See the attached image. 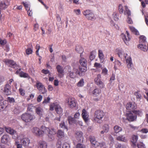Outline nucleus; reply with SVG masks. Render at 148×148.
Listing matches in <instances>:
<instances>
[{
	"mask_svg": "<svg viewBox=\"0 0 148 148\" xmlns=\"http://www.w3.org/2000/svg\"><path fill=\"white\" fill-rule=\"evenodd\" d=\"M6 107V106L4 104L2 99H0V111L2 110L4 108Z\"/></svg>",
	"mask_w": 148,
	"mask_h": 148,
	"instance_id": "72a5a7b5",
	"label": "nucleus"
},
{
	"mask_svg": "<svg viewBox=\"0 0 148 148\" xmlns=\"http://www.w3.org/2000/svg\"><path fill=\"white\" fill-rule=\"evenodd\" d=\"M142 133L146 134L148 132V129L147 128H143L140 131Z\"/></svg>",
	"mask_w": 148,
	"mask_h": 148,
	"instance_id": "69168bd1",
	"label": "nucleus"
},
{
	"mask_svg": "<svg viewBox=\"0 0 148 148\" xmlns=\"http://www.w3.org/2000/svg\"><path fill=\"white\" fill-rule=\"evenodd\" d=\"M102 72L101 74L105 76L107 75L108 73V70L106 68H101Z\"/></svg>",
	"mask_w": 148,
	"mask_h": 148,
	"instance_id": "49530a36",
	"label": "nucleus"
},
{
	"mask_svg": "<svg viewBox=\"0 0 148 148\" xmlns=\"http://www.w3.org/2000/svg\"><path fill=\"white\" fill-rule=\"evenodd\" d=\"M146 38L144 36H141L140 37V43H145L146 42Z\"/></svg>",
	"mask_w": 148,
	"mask_h": 148,
	"instance_id": "f704fd0d",
	"label": "nucleus"
},
{
	"mask_svg": "<svg viewBox=\"0 0 148 148\" xmlns=\"http://www.w3.org/2000/svg\"><path fill=\"white\" fill-rule=\"evenodd\" d=\"M138 139V136L137 135H133L132 136L131 141L134 146L136 145V143Z\"/></svg>",
	"mask_w": 148,
	"mask_h": 148,
	"instance_id": "b1692460",
	"label": "nucleus"
},
{
	"mask_svg": "<svg viewBox=\"0 0 148 148\" xmlns=\"http://www.w3.org/2000/svg\"><path fill=\"white\" fill-rule=\"evenodd\" d=\"M103 130H104V132H107L109 130V126L107 124H105L103 126Z\"/></svg>",
	"mask_w": 148,
	"mask_h": 148,
	"instance_id": "864d4df0",
	"label": "nucleus"
},
{
	"mask_svg": "<svg viewBox=\"0 0 148 148\" xmlns=\"http://www.w3.org/2000/svg\"><path fill=\"white\" fill-rule=\"evenodd\" d=\"M15 145L16 146L17 148H23L22 145L19 143L18 142H15Z\"/></svg>",
	"mask_w": 148,
	"mask_h": 148,
	"instance_id": "774afa93",
	"label": "nucleus"
},
{
	"mask_svg": "<svg viewBox=\"0 0 148 148\" xmlns=\"http://www.w3.org/2000/svg\"><path fill=\"white\" fill-rule=\"evenodd\" d=\"M138 148H146L145 145L143 142H139L137 144Z\"/></svg>",
	"mask_w": 148,
	"mask_h": 148,
	"instance_id": "37998d69",
	"label": "nucleus"
},
{
	"mask_svg": "<svg viewBox=\"0 0 148 148\" xmlns=\"http://www.w3.org/2000/svg\"><path fill=\"white\" fill-rule=\"evenodd\" d=\"M99 57L101 60H103L104 56L103 54L102 51L100 49L98 51Z\"/></svg>",
	"mask_w": 148,
	"mask_h": 148,
	"instance_id": "c9c22d12",
	"label": "nucleus"
},
{
	"mask_svg": "<svg viewBox=\"0 0 148 148\" xmlns=\"http://www.w3.org/2000/svg\"><path fill=\"white\" fill-rule=\"evenodd\" d=\"M103 111L101 110H98L96 111L95 112L94 120L95 122L101 123L102 122V119L104 116Z\"/></svg>",
	"mask_w": 148,
	"mask_h": 148,
	"instance_id": "f03ea898",
	"label": "nucleus"
},
{
	"mask_svg": "<svg viewBox=\"0 0 148 148\" xmlns=\"http://www.w3.org/2000/svg\"><path fill=\"white\" fill-rule=\"evenodd\" d=\"M116 52L118 56L121 59L123 58H124V55L126 54L124 53L123 51L121 49H116Z\"/></svg>",
	"mask_w": 148,
	"mask_h": 148,
	"instance_id": "412c9836",
	"label": "nucleus"
},
{
	"mask_svg": "<svg viewBox=\"0 0 148 148\" xmlns=\"http://www.w3.org/2000/svg\"><path fill=\"white\" fill-rule=\"evenodd\" d=\"M90 139L91 143L93 145L95 146L97 144V145H98V142L96 141L95 138L94 137L91 136L90 137Z\"/></svg>",
	"mask_w": 148,
	"mask_h": 148,
	"instance_id": "7c9ffc66",
	"label": "nucleus"
},
{
	"mask_svg": "<svg viewBox=\"0 0 148 148\" xmlns=\"http://www.w3.org/2000/svg\"><path fill=\"white\" fill-rule=\"evenodd\" d=\"M54 109L58 114H60L62 112V110L61 106L57 103L51 104L50 106V110L53 111Z\"/></svg>",
	"mask_w": 148,
	"mask_h": 148,
	"instance_id": "39448f33",
	"label": "nucleus"
},
{
	"mask_svg": "<svg viewBox=\"0 0 148 148\" xmlns=\"http://www.w3.org/2000/svg\"><path fill=\"white\" fill-rule=\"evenodd\" d=\"M122 63L118 60H115L114 68L115 71L118 69V68L120 67Z\"/></svg>",
	"mask_w": 148,
	"mask_h": 148,
	"instance_id": "5701e85b",
	"label": "nucleus"
},
{
	"mask_svg": "<svg viewBox=\"0 0 148 148\" xmlns=\"http://www.w3.org/2000/svg\"><path fill=\"white\" fill-rule=\"evenodd\" d=\"M134 94L136 96L137 99H139V100L141 99V95L138 92H135Z\"/></svg>",
	"mask_w": 148,
	"mask_h": 148,
	"instance_id": "4d7b16f0",
	"label": "nucleus"
},
{
	"mask_svg": "<svg viewBox=\"0 0 148 148\" xmlns=\"http://www.w3.org/2000/svg\"><path fill=\"white\" fill-rule=\"evenodd\" d=\"M56 69L58 72L62 74L63 73V67L60 65H58L56 66Z\"/></svg>",
	"mask_w": 148,
	"mask_h": 148,
	"instance_id": "ea45409f",
	"label": "nucleus"
},
{
	"mask_svg": "<svg viewBox=\"0 0 148 148\" xmlns=\"http://www.w3.org/2000/svg\"><path fill=\"white\" fill-rule=\"evenodd\" d=\"M95 81L96 82L97 84L100 88H102L104 87V85L100 79H95Z\"/></svg>",
	"mask_w": 148,
	"mask_h": 148,
	"instance_id": "393cba45",
	"label": "nucleus"
},
{
	"mask_svg": "<svg viewBox=\"0 0 148 148\" xmlns=\"http://www.w3.org/2000/svg\"><path fill=\"white\" fill-rule=\"evenodd\" d=\"M5 62L7 65L16 69L19 68L18 66L13 60H7Z\"/></svg>",
	"mask_w": 148,
	"mask_h": 148,
	"instance_id": "9d476101",
	"label": "nucleus"
},
{
	"mask_svg": "<svg viewBox=\"0 0 148 148\" xmlns=\"http://www.w3.org/2000/svg\"><path fill=\"white\" fill-rule=\"evenodd\" d=\"M134 113L135 114H138L139 116H141L142 115V112L140 110H135L134 111Z\"/></svg>",
	"mask_w": 148,
	"mask_h": 148,
	"instance_id": "680f3d73",
	"label": "nucleus"
},
{
	"mask_svg": "<svg viewBox=\"0 0 148 148\" xmlns=\"http://www.w3.org/2000/svg\"><path fill=\"white\" fill-rule=\"evenodd\" d=\"M33 50L31 48H28L26 50V53L27 55L31 54Z\"/></svg>",
	"mask_w": 148,
	"mask_h": 148,
	"instance_id": "bf43d9fd",
	"label": "nucleus"
},
{
	"mask_svg": "<svg viewBox=\"0 0 148 148\" xmlns=\"http://www.w3.org/2000/svg\"><path fill=\"white\" fill-rule=\"evenodd\" d=\"M79 71L83 75V73L87 71V68L86 66H83V67H79Z\"/></svg>",
	"mask_w": 148,
	"mask_h": 148,
	"instance_id": "79ce46f5",
	"label": "nucleus"
},
{
	"mask_svg": "<svg viewBox=\"0 0 148 148\" xmlns=\"http://www.w3.org/2000/svg\"><path fill=\"white\" fill-rule=\"evenodd\" d=\"M125 9L124 14L125 15L127 14L128 16H130L131 15L130 11L128 10L127 7L126 6H125Z\"/></svg>",
	"mask_w": 148,
	"mask_h": 148,
	"instance_id": "09e8293b",
	"label": "nucleus"
},
{
	"mask_svg": "<svg viewBox=\"0 0 148 148\" xmlns=\"http://www.w3.org/2000/svg\"><path fill=\"white\" fill-rule=\"evenodd\" d=\"M126 116L127 118L129 121H133L136 119V116L133 115L131 112L127 113Z\"/></svg>",
	"mask_w": 148,
	"mask_h": 148,
	"instance_id": "f8f14e48",
	"label": "nucleus"
},
{
	"mask_svg": "<svg viewBox=\"0 0 148 148\" xmlns=\"http://www.w3.org/2000/svg\"><path fill=\"white\" fill-rule=\"evenodd\" d=\"M57 134L58 137H60L61 138L63 137L64 136V132L61 130H59L58 131Z\"/></svg>",
	"mask_w": 148,
	"mask_h": 148,
	"instance_id": "c03bdc74",
	"label": "nucleus"
},
{
	"mask_svg": "<svg viewBox=\"0 0 148 148\" xmlns=\"http://www.w3.org/2000/svg\"><path fill=\"white\" fill-rule=\"evenodd\" d=\"M116 139L119 141H123L124 142H125L127 141L125 137L123 135H120L118 136L116 138Z\"/></svg>",
	"mask_w": 148,
	"mask_h": 148,
	"instance_id": "c756f323",
	"label": "nucleus"
},
{
	"mask_svg": "<svg viewBox=\"0 0 148 148\" xmlns=\"http://www.w3.org/2000/svg\"><path fill=\"white\" fill-rule=\"evenodd\" d=\"M114 130L115 133H117L121 131L122 129L118 125H116L114 127Z\"/></svg>",
	"mask_w": 148,
	"mask_h": 148,
	"instance_id": "473e14b6",
	"label": "nucleus"
},
{
	"mask_svg": "<svg viewBox=\"0 0 148 148\" xmlns=\"http://www.w3.org/2000/svg\"><path fill=\"white\" fill-rule=\"evenodd\" d=\"M91 92L94 96H97L101 93V90L99 88H96Z\"/></svg>",
	"mask_w": 148,
	"mask_h": 148,
	"instance_id": "4be33fe9",
	"label": "nucleus"
},
{
	"mask_svg": "<svg viewBox=\"0 0 148 148\" xmlns=\"http://www.w3.org/2000/svg\"><path fill=\"white\" fill-rule=\"evenodd\" d=\"M82 116L84 121L86 122H87L88 120V113L84 109L82 110Z\"/></svg>",
	"mask_w": 148,
	"mask_h": 148,
	"instance_id": "ddd939ff",
	"label": "nucleus"
},
{
	"mask_svg": "<svg viewBox=\"0 0 148 148\" xmlns=\"http://www.w3.org/2000/svg\"><path fill=\"white\" fill-rule=\"evenodd\" d=\"M32 131L34 135L37 136H40L42 135V132L39 128L37 127L33 128L32 130Z\"/></svg>",
	"mask_w": 148,
	"mask_h": 148,
	"instance_id": "9b49d317",
	"label": "nucleus"
},
{
	"mask_svg": "<svg viewBox=\"0 0 148 148\" xmlns=\"http://www.w3.org/2000/svg\"><path fill=\"white\" fill-rule=\"evenodd\" d=\"M95 54L96 52L95 51H92L90 52V58L91 60H93L95 58Z\"/></svg>",
	"mask_w": 148,
	"mask_h": 148,
	"instance_id": "a18cd8bd",
	"label": "nucleus"
},
{
	"mask_svg": "<svg viewBox=\"0 0 148 148\" xmlns=\"http://www.w3.org/2000/svg\"><path fill=\"white\" fill-rule=\"evenodd\" d=\"M94 66L97 68H102V65L99 63L95 62L94 64Z\"/></svg>",
	"mask_w": 148,
	"mask_h": 148,
	"instance_id": "0e129e2a",
	"label": "nucleus"
},
{
	"mask_svg": "<svg viewBox=\"0 0 148 148\" xmlns=\"http://www.w3.org/2000/svg\"><path fill=\"white\" fill-rule=\"evenodd\" d=\"M128 55L127 54H124V58L125 59L126 61L127 64L128 63H132L131 58L129 57H128Z\"/></svg>",
	"mask_w": 148,
	"mask_h": 148,
	"instance_id": "4c0bfd02",
	"label": "nucleus"
},
{
	"mask_svg": "<svg viewBox=\"0 0 148 148\" xmlns=\"http://www.w3.org/2000/svg\"><path fill=\"white\" fill-rule=\"evenodd\" d=\"M76 51L78 53H81L83 51L82 47L79 45L77 46L75 48Z\"/></svg>",
	"mask_w": 148,
	"mask_h": 148,
	"instance_id": "e433bc0d",
	"label": "nucleus"
},
{
	"mask_svg": "<svg viewBox=\"0 0 148 148\" xmlns=\"http://www.w3.org/2000/svg\"><path fill=\"white\" fill-rule=\"evenodd\" d=\"M59 126L60 128L63 129L64 130H68V128L67 126L65 125V123L64 121H62L61 123L60 124Z\"/></svg>",
	"mask_w": 148,
	"mask_h": 148,
	"instance_id": "58836bf2",
	"label": "nucleus"
},
{
	"mask_svg": "<svg viewBox=\"0 0 148 148\" xmlns=\"http://www.w3.org/2000/svg\"><path fill=\"white\" fill-rule=\"evenodd\" d=\"M119 9L120 13H122L123 12V7L122 5L120 4L119 6Z\"/></svg>",
	"mask_w": 148,
	"mask_h": 148,
	"instance_id": "052dcab7",
	"label": "nucleus"
},
{
	"mask_svg": "<svg viewBox=\"0 0 148 148\" xmlns=\"http://www.w3.org/2000/svg\"><path fill=\"white\" fill-rule=\"evenodd\" d=\"M68 119L70 124H72V123L75 122L74 118L71 116L68 117Z\"/></svg>",
	"mask_w": 148,
	"mask_h": 148,
	"instance_id": "8fccbe9b",
	"label": "nucleus"
},
{
	"mask_svg": "<svg viewBox=\"0 0 148 148\" xmlns=\"http://www.w3.org/2000/svg\"><path fill=\"white\" fill-rule=\"evenodd\" d=\"M76 148H85L86 146L82 144L79 143L76 145Z\"/></svg>",
	"mask_w": 148,
	"mask_h": 148,
	"instance_id": "13d9d810",
	"label": "nucleus"
},
{
	"mask_svg": "<svg viewBox=\"0 0 148 148\" xmlns=\"http://www.w3.org/2000/svg\"><path fill=\"white\" fill-rule=\"evenodd\" d=\"M7 101L11 103H13L15 101L14 99V98L10 97H8V98Z\"/></svg>",
	"mask_w": 148,
	"mask_h": 148,
	"instance_id": "e2e57ef3",
	"label": "nucleus"
},
{
	"mask_svg": "<svg viewBox=\"0 0 148 148\" xmlns=\"http://www.w3.org/2000/svg\"><path fill=\"white\" fill-rule=\"evenodd\" d=\"M148 46H147L145 45V43H140L139 45H138V47L140 49L142 50L143 51H146L148 49Z\"/></svg>",
	"mask_w": 148,
	"mask_h": 148,
	"instance_id": "6ab92c4d",
	"label": "nucleus"
},
{
	"mask_svg": "<svg viewBox=\"0 0 148 148\" xmlns=\"http://www.w3.org/2000/svg\"><path fill=\"white\" fill-rule=\"evenodd\" d=\"M6 43V41L5 40H2L0 39V45H4Z\"/></svg>",
	"mask_w": 148,
	"mask_h": 148,
	"instance_id": "338daca9",
	"label": "nucleus"
},
{
	"mask_svg": "<svg viewBox=\"0 0 148 148\" xmlns=\"http://www.w3.org/2000/svg\"><path fill=\"white\" fill-rule=\"evenodd\" d=\"M84 79H81L77 84V86L79 87H82L84 86Z\"/></svg>",
	"mask_w": 148,
	"mask_h": 148,
	"instance_id": "a19ab883",
	"label": "nucleus"
},
{
	"mask_svg": "<svg viewBox=\"0 0 148 148\" xmlns=\"http://www.w3.org/2000/svg\"><path fill=\"white\" fill-rule=\"evenodd\" d=\"M126 108L130 112H132L133 113L135 110V109L136 108V105L134 103H132L131 102L127 103L126 105Z\"/></svg>",
	"mask_w": 148,
	"mask_h": 148,
	"instance_id": "1a4fd4ad",
	"label": "nucleus"
},
{
	"mask_svg": "<svg viewBox=\"0 0 148 148\" xmlns=\"http://www.w3.org/2000/svg\"><path fill=\"white\" fill-rule=\"evenodd\" d=\"M41 131L42 133V135L44 134H48L50 140L51 141L54 140V136L56 133V131L55 129L52 128L50 130L48 128L43 126H41Z\"/></svg>",
	"mask_w": 148,
	"mask_h": 148,
	"instance_id": "f257e3e1",
	"label": "nucleus"
},
{
	"mask_svg": "<svg viewBox=\"0 0 148 148\" xmlns=\"http://www.w3.org/2000/svg\"><path fill=\"white\" fill-rule=\"evenodd\" d=\"M19 76L21 77L29 78H30L28 74L22 71H21L19 73Z\"/></svg>",
	"mask_w": 148,
	"mask_h": 148,
	"instance_id": "2f4dec72",
	"label": "nucleus"
},
{
	"mask_svg": "<svg viewBox=\"0 0 148 148\" xmlns=\"http://www.w3.org/2000/svg\"><path fill=\"white\" fill-rule=\"evenodd\" d=\"M67 68L69 69L68 71L70 72L69 74V77L72 78H73L76 77L77 75H78L80 76H82V74L80 73L77 67H76V66L74 67L73 69V71L71 72V67L70 66H67L66 67Z\"/></svg>",
	"mask_w": 148,
	"mask_h": 148,
	"instance_id": "7ed1b4c3",
	"label": "nucleus"
},
{
	"mask_svg": "<svg viewBox=\"0 0 148 148\" xmlns=\"http://www.w3.org/2000/svg\"><path fill=\"white\" fill-rule=\"evenodd\" d=\"M9 4V2L8 1H1L0 4V10H1L6 8Z\"/></svg>",
	"mask_w": 148,
	"mask_h": 148,
	"instance_id": "4468645a",
	"label": "nucleus"
},
{
	"mask_svg": "<svg viewBox=\"0 0 148 148\" xmlns=\"http://www.w3.org/2000/svg\"><path fill=\"white\" fill-rule=\"evenodd\" d=\"M12 111L15 114L19 113L20 112L19 107L18 106H16L12 110Z\"/></svg>",
	"mask_w": 148,
	"mask_h": 148,
	"instance_id": "de8ad7c7",
	"label": "nucleus"
},
{
	"mask_svg": "<svg viewBox=\"0 0 148 148\" xmlns=\"http://www.w3.org/2000/svg\"><path fill=\"white\" fill-rule=\"evenodd\" d=\"M21 143L24 146H27L30 143L29 139L27 138H24L21 140Z\"/></svg>",
	"mask_w": 148,
	"mask_h": 148,
	"instance_id": "a211bd4d",
	"label": "nucleus"
},
{
	"mask_svg": "<svg viewBox=\"0 0 148 148\" xmlns=\"http://www.w3.org/2000/svg\"><path fill=\"white\" fill-rule=\"evenodd\" d=\"M76 137L79 141H81L83 139V133L80 131H77L76 132Z\"/></svg>",
	"mask_w": 148,
	"mask_h": 148,
	"instance_id": "aec40b11",
	"label": "nucleus"
},
{
	"mask_svg": "<svg viewBox=\"0 0 148 148\" xmlns=\"http://www.w3.org/2000/svg\"><path fill=\"white\" fill-rule=\"evenodd\" d=\"M47 145L46 142L44 141H40L39 142L38 148H47Z\"/></svg>",
	"mask_w": 148,
	"mask_h": 148,
	"instance_id": "a878e982",
	"label": "nucleus"
},
{
	"mask_svg": "<svg viewBox=\"0 0 148 148\" xmlns=\"http://www.w3.org/2000/svg\"><path fill=\"white\" fill-rule=\"evenodd\" d=\"M5 130L7 133L12 135L13 138L16 139L18 138L16 132L13 129L10 127H6Z\"/></svg>",
	"mask_w": 148,
	"mask_h": 148,
	"instance_id": "0eeeda50",
	"label": "nucleus"
},
{
	"mask_svg": "<svg viewBox=\"0 0 148 148\" xmlns=\"http://www.w3.org/2000/svg\"><path fill=\"white\" fill-rule=\"evenodd\" d=\"M10 138L8 135L4 134L2 137L1 141L2 143L7 144L9 141Z\"/></svg>",
	"mask_w": 148,
	"mask_h": 148,
	"instance_id": "dca6fc26",
	"label": "nucleus"
},
{
	"mask_svg": "<svg viewBox=\"0 0 148 148\" xmlns=\"http://www.w3.org/2000/svg\"><path fill=\"white\" fill-rule=\"evenodd\" d=\"M68 105L70 108H73L75 107L76 103L74 99L70 98L68 99Z\"/></svg>",
	"mask_w": 148,
	"mask_h": 148,
	"instance_id": "f3484780",
	"label": "nucleus"
},
{
	"mask_svg": "<svg viewBox=\"0 0 148 148\" xmlns=\"http://www.w3.org/2000/svg\"><path fill=\"white\" fill-rule=\"evenodd\" d=\"M121 36L125 44L128 45L129 44L128 42L130 41L131 38L128 31H126L125 34L123 33L121 35Z\"/></svg>",
	"mask_w": 148,
	"mask_h": 148,
	"instance_id": "6e6552de",
	"label": "nucleus"
},
{
	"mask_svg": "<svg viewBox=\"0 0 148 148\" xmlns=\"http://www.w3.org/2000/svg\"><path fill=\"white\" fill-rule=\"evenodd\" d=\"M11 87L10 85L8 84H6L4 87V93L6 95H9L11 93L10 90Z\"/></svg>",
	"mask_w": 148,
	"mask_h": 148,
	"instance_id": "2eb2a0df",
	"label": "nucleus"
},
{
	"mask_svg": "<svg viewBox=\"0 0 148 148\" xmlns=\"http://www.w3.org/2000/svg\"><path fill=\"white\" fill-rule=\"evenodd\" d=\"M83 14L85 17L88 20L94 21L96 19V17L93 13L89 10L84 11Z\"/></svg>",
	"mask_w": 148,
	"mask_h": 148,
	"instance_id": "20e7f679",
	"label": "nucleus"
},
{
	"mask_svg": "<svg viewBox=\"0 0 148 148\" xmlns=\"http://www.w3.org/2000/svg\"><path fill=\"white\" fill-rule=\"evenodd\" d=\"M36 112L39 116H40L42 115L43 112L42 108L40 107H37L36 109Z\"/></svg>",
	"mask_w": 148,
	"mask_h": 148,
	"instance_id": "bb28decb",
	"label": "nucleus"
},
{
	"mask_svg": "<svg viewBox=\"0 0 148 148\" xmlns=\"http://www.w3.org/2000/svg\"><path fill=\"white\" fill-rule=\"evenodd\" d=\"M62 148H70V145L68 143L64 142L62 144Z\"/></svg>",
	"mask_w": 148,
	"mask_h": 148,
	"instance_id": "6e6d98bb",
	"label": "nucleus"
},
{
	"mask_svg": "<svg viewBox=\"0 0 148 148\" xmlns=\"http://www.w3.org/2000/svg\"><path fill=\"white\" fill-rule=\"evenodd\" d=\"M129 28L131 32L134 34L137 35H139L138 32L134 27L131 26L129 27Z\"/></svg>",
	"mask_w": 148,
	"mask_h": 148,
	"instance_id": "c85d7f7f",
	"label": "nucleus"
},
{
	"mask_svg": "<svg viewBox=\"0 0 148 148\" xmlns=\"http://www.w3.org/2000/svg\"><path fill=\"white\" fill-rule=\"evenodd\" d=\"M23 121L26 122H28L35 118L34 116L28 113L23 114L21 117Z\"/></svg>",
	"mask_w": 148,
	"mask_h": 148,
	"instance_id": "423d86ee",
	"label": "nucleus"
},
{
	"mask_svg": "<svg viewBox=\"0 0 148 148\" xmlns=\"http://www.w3.org/2000/svg\"><path fill=\"white\" fill-rule=\"evenodd\" d=\"M36 85L37 88L38 89L41 88L42 87H43V86H44L41 83L38 81L37 82Z\"/></svg>",
	"mask_w": 148,
	"mask_h": 148,
	"instance_id": "3c124183",
	"label": "nucleus"
},
{
	"mask_svg": "<svg viewBox=\"0 0 148 148\" xmlns=\"http://www.w3.org/2000/svg\"><path fill=\"white\" fill-rule=\"evenodd\" d=\"M113 18L114 19L115 21H117L118 20V14L116 12H114L113 14Z\"/></svg>",
	"mask_w": 148,
	"mask_h": 148,
	"instance_id": "5fc2aeb1",
	"label": "nucleus"
},
{
	"mask_svg": "<svg viewBox=\"0 0 148 148\" xmlns=\"http://www.w3.org/2000/svg\"><path fill=\"white\" fill-rule=\"evenodd\" d=\"M79 63L82 66H86L87 65V61L84 58H81L79 60Z\"/></svg>",
	"mask_w": 148,
	"mask_h": 148,
	"instance_id": "cd10ccee",
	"label": "nucleus"
},
{
	"mask_svg": "<svg viewBox=\"0 0 148 148\" xmlns=\"http://www.w3.org/2000/svg\"><path fill=\"white\" fill-rule=\"evenodd\" d=\"M73 12L76 14V15L78 16L81 14V11L80 9H75L73 10Z\"/></svg>",
	"mask_w": 148,
	"mask_h": 148,
	"instance_id": "603ef678",
	"label": "nucleus"
}]
</instances>
